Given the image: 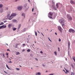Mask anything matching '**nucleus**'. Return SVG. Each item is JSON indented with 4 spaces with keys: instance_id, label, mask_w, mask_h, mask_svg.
<instances>
[{
    "instance_id": "obj_59",
    "label": "nucleus",
    "mask_w": 75,
    "mask_h": 75,
    "mask_svg": "<svg viewBox=\"0 0 75 75\" xmlns=\"http://www.w3.org/2000/svg\"><path fill=\"white\" fill-rule=\"evenodd\" d=\"M6 9H7V10H8V8H6Z\"/></svg>"
},
{
    "instance_id": "obj_32",
    "label": "nucleus",
    "mask_w": 75,
    "mask_h": 75,
    "mask_svg": "<svg viewBox=\"0 0 75 75\" xmlns=\"http://www.w3.org/2000/svg\"><path fill=\"white\" fill-rule=\"evenodd\" d=\"M35 35H36V36H37V33L35 31Z\"/></svg>"
},
{
    "instance_id": "obj_16",
    "label": "nucleus",
    "mask_w": 75,
    "mask_h": 75,
    "mask_svg": "<svg viewBox=\"0 0 75 75\" xmlns=\"http://www.w3.org/2000/svg\"><path fill=\"white\" fill-rule=\"evenodd\" d=\"M22 16H24V18H25V14H24V13H23L22 14Z\"/></svg>"
},
{
    "instance_id": "obj_14",
    "label": "nucleus",
    "mask_w": 75,
    "mask_h": 75,
    "mask_svg": "<svg viewBox=\"0 0 75 75\" xmlns=\"http://www.w3.org/2000/svg\"><path fill=\"white\" fill-rule=\"evenodd\" d=\"M36 75H41V73L40 72H38L36 74Z\"/></svg>"
},
{
    "instance_id": "obj_8",
    "label": "nucleus",
    "mask_w": 75,
    "mask_h": 75,
    "mask_svg": "<svg viewBox=\"0 0 75 75\" xmlns=\"http://www.w3.org/2000/svg\"><path fill=\"white\" fill-rule=\"evenodd\" d=\"M49 14L50 16H52V15H53V13H52L51 12H50L49 13Z\"/></svg>"
},
{
    "instance_id": "obj_64",
    "label": "nucleus",
    "mask_w": 75,
    "mask_h": 75,
    "mask_svg": "<svg viewBox=\"0 0 75 75\" xmlns=\"http://www.w3.org/2000/svg\"><path fill=\"white\" fill-rule=\"evenodd\" d=\"M61 68H62V66H61Z\"/></svg>"
},
{
    "instance_id": "obj_23",
    "label": "nucleus",
    "mask_w": 75,
    "mask_h": 75,
    "mask_svg": "<svg viewBox=\"0 0 75 75\" xmlns=\"http://www.w3.org/2000/svg\"><path fill=\"white\" fill-rule=\"evenodd\" d=\"M16 70H17V71H19L20 70V69L17 68H16Z\"/></svg>"
},
{
    "instance_id": "obj_31",
    "label": "nucleus",
    "mask_w": 75,
    "mask_h": 75,
    "mask_svg": "<svg viewBox=\"0 0 75 75\" xmlns=\"http://www.w3.org/2000/svg\"><path fill=\"white\" fill-rule=\"evenodd\" d=\"M52 4H54V1H52Z\"/></svg>"
},
{
    "instance_id": "obj_52",
    "label": "nucleus",
    "mask_w": 75,
    "mask_h": 75,
    "mask_svg": "<svg viewBox=\"0 0 75 75\" xmlns=\"http://www.w3.org/2000/svg\"><path fill=\"white\" fill-rule=\"evenodd\" d=\"M4 72H5V73H6V74H7V73L5 71H4Z\"/></svg>"
},
{
    "instance_id": "obj_45",
    "label": "nucleus",
    "mask_w": 75,
    "mask_h": 75,
    "mask_svg": "<svg viewBox=\"0 0 75 75\" xmlns=\"http://www.w3.org/2000/svg\"><path fill=\"white\" fill-rule=\"evenodd\" d=\"M42 65L43 66V67H45V65L44 64H43Z\"/></svg>"
},
{
    "instance_id": "obj_7",
    "label": "nucleus",
    "mask_w": 75,
    "mask_h": 75,
    "mask_svg": "<svg viewBox=\"0 0 75 75\" xmlns=\"http://www.w3.org/2000/svg\"><path fill=\"white\" fill-rule=\"evenodd\" d=\"M13 18V16L11 15V16H10V17L9 18V20H11V19H12V18Z\"/></svg>"
},
{
    "instance_id": "obj_9",
    "label": "nucleus",
    "mask_w": 75,
    "mask_h": 75,
    "mask_svg": "<svg viewBox=\"0 0 75 75\" xmlns=\"http://www.w3.org/2000/svg\"><path fill=\"white\" fill-rule=\"evenodd\" d=\"M16 15H17V14H16V13H13L11 15L13 17L14 16H16Z\"/></svg>"
},
{
    "instance_id": "obj_29",
    "label": "nucleus",
    "mask_w": 75,
    "mask_h": 75,
    "mask_svg": "<svg viewBox=\"0 0 75 75\" xmlns=\"http://www.w3.org/2000/svg\"><path fill=\"white\" fill-rule=\"evenodd\" d=\"M54 53L55 54V55H57V52H56V51L54 52Z\"/></svg>"
},
{
    "instance_id": "obj_6",
    "label": "nucleus",
    "mask_w": 75,
    "mask_h": 75,
    "mask_svg": "<svg viewBox=\"0 0 75 75\" xmlns=\"http://www.w3.org/2000/svg\"><path fill=\"white\" fill-rule=\"evenodd\" d=\"M52 7L53 8L54 10H57V9H56V8L55 7V6L54 5H53L52 6Z\"/></svg>"
},
{
    "instance_id": "obj_60",
    "label": "nucleus",
    "mask_w": 75,
    "mask_h": 75,
    "mask_svg": "<svg viewBox=\"0 0 75 75\" xmlns=\"http://www.w3.org/2000/svg\"><path fill=\"white\" fill-rule=\"evenodd\" d=\"M20 67H21V66H20Z\"/></svg>"
},
{
    "instance_id": "obj_46",
    "label": "nucleus",
    "mask_w": 75,
    "mask_h": 75,
    "mask_svg": "<svg viewBox=\"0 0 75 75\" xmlns=\"http://www.w3.org/2000/svg\"><path fill=\"white\" fill-rule=\"evenodd\" d=\"M25 44H23V46H25Z\"/></svg>"
},
{
    "instance_id": "obj_22",
    "label": "nucleus",
    "mask_w": 75,
    "mask_h": 75,
    "mask_svg": "<svg viewBox=\"0 0 75 75\" xmlns=\"http://www.w3.org/2000/svg\"><path fill=\"white\" fill-rule=\"evenodd\" d=\"M6 65L7 68H8V69H10V68H9V67H8V65H7V64H6Z\"/></svg>"
},
{
    "instance_id": "obj_51",
    "label": "nucleus",
    "mask_w": 75,
    "mask_h": 75,
    "mask_svg": "<svg viewBox=\"0 0 75 75\" xmlns=\"http://www.w3.org/2000/svg\"><path fill=\"white\" fill-rule=\"evenodd\" d=\"M55 34L56 35H57V33H55Z\"/></svg>"
},
{
    "instance_id": "obj_62",
    "label": "nucleus",
    "mask_w": 75,
    "mask_h": 75,
    "mask_svg": "<svg viewBox=\"0 0 75 75\" xmlns=\"http://www.w3.org/2000/svg\"><path fill=\"white\" fill-rule=\"evenodd\" d=\"M6 45H8V44H6Z\"/></svg>"
},
{
    "instance_id": "obj_18",
    "label": "nucleus",
    "mask_w": 75,
    "mask_h": 75,
    "mask_svg": "<svg viewBox=\"0 0 75 75\" xmlns=\"http://www.w3.org/2000/svg\"><path fill=\"white\" fill-rule=\"evenodd\" d=\"M70 75H74V72H71V73H70Z\"/></svg>"
},
{
    "instance_id": "obj_49",
    "label": "nucleus",
    "mask_w": 75,
    "mask_h": 75,
    "mask_svg": "<svg viewBox=\"0 0 75 75\" xmlns=\"http://www.w3.org/2000/svg\"><path fill=\"white\" fill-rule=\"evenodd\" d=\"M41 34H42V35H43V36H44V35H43V34H42V33H41Z\"/></svg>"
},
{
    "instance_id": "obj_28",
    "label": "nucleus",
    "mask_w": 75,
    "mask_h": 75,
    "mask_svg": "<svg viewBox=\"0 0 75 75\" xmlns=\"http://www.w3.org/2000/svg\"><path fill=\"white\" fill-rule=\"evenodd\" d=\"M27 52H30V49H29L27 50Z\"/></svg>"
},
{
    "instance_id": "obj_57",
    "label": "nucleus",
    "mask_w": 75,
    "mask_h": 75,
    "mask_svg": "<svg viewBox=\"0 0 75 75\" xmlns=\"http://www.w3.org/2000/svg\"><path fill=\"white\" fill-rule=\"evenodd\" d=\"M7 58H8V56H7Z\"/></svg>"
},
{
    "instance_id": "obj_41",
    "label": "nucleus",
    "mask_w": 75,
    "mask_h": 75,
    "mask_svg": "<svg viewBox=\"0 0 75 75\" xmlns=\"http://www.w3.org/2000/svg\"><path fill=\"white\" fill-rule=\"evenodd\" d=\"M59 42H60L61 41V39L60 38L59 39Z\"/></svg>"
},
{
    "instance_id": "obj_37",
    "label": "nucleus",
    "mask_w": 75,
    "mask_h": 75,
    "mask_svg": "<svg viewBox=\"0 0 75 75\" xmlns=\"http://www.w3.org/2000/svg\"><path fill=\"white\" fill-rule=\"evenodd\" d=\"M71 67H72V68H74V66L73 65H72V64L71 65Z\"/></svg>"
},
{
    "instance_id": "obj_43",
    "label": "nucleus",
    "mask_w": 75,
    "mask_h": 75,
    "mask_svg": "<svg viewBox=\"0 0 75 75\" xmlns=\"http://www.w3.org/2000/svg\"><path fill=\"white\" fill-rule=\"evenodd\" d=\"M7 22V21H4V23H6Z\"/></svg>"
},
{
    "instance_id": "obj_13",
    "label": "nucleus",
    "mask_w": 75,
    "mask_h": 75,
    "mask_svg": "<svg viewBox=\"0 0 75 75\" xmlns=\"http://www.w3.org/2000/svg\"><path fill=\"white\" fill-rule=\"evenodd\" d=\"M12 21L13 23H16V22H17V20L15 19H14L13 20H12Z\"/></svg>"
},
{
    "instance_id": "obj_2",
    "label": "nucleus",
    "mask_w": 75,
    "mask_h": 75,
    "mask_svg": "<svg viewBox=\"0 0 75 75\" xmlns=\"http://www.w3.org/2000/svg\"><path fill=\"white\" fill-rule=\"evenodd\" d=\"M59 21L60 23L62 25H63L64 24V23L65 22L64 21V19H62L59 20Z\"/></svg>"
},
{
    "instance_id": "obj_24",
    "label": "nucleus",
    "mask_w": 75,
    "mask_h": 75,
    "mask_svg": "<svg viewBox=\"0 0 75 75\" xmlns=\"http://www.w3.org/2000/svg\"><path fill=\"white\" fill-rule=\"evenodd\" d=\"M56 6L57 8H58V7H59V6H58V4H56Z\"/></svg>"
},
{
    "instance_id": "obj_61",
    "label": "nucleus",
    "mask_w": 75,
    "mask_h": 75,
    "mask_svg": "<svg viewBox=\"0 0 75 75\" xmlns=\"http://www.w3.org/2000/svg\"><path fill=\"white\" fill-rule=\"evenodd\" d=\"M35 43H36V42H35Z\"/></svg>"
},
{
    "instance_id": "obj_3",
    "label": "nucleus",
    "mask_w": 75,
    "mask_h": 75,
    "mask_svg": "<svg viewBox=\"0 0 75 75\" xmlns=\"http://www.w3.org/2000/svg\"><path fill=\"white\" fill-rule=\"evenodd\" d=\"M69 33H75V31L74 30L72 29V28H70L69 30Z\"/></svg>"
},
{
    "instance_id": "obj_4",
    "label": "nucleus",
    "mask_w": 75,
    "mask_h": 75,
    "mask_svg": "<svg viewBox=\"0 0 75 75\" xmlns=\"http://www.w3.org/2000/svg\"><path fill=\"white\" fill-rule=\"evenodd\" d=\"M18 8L19 10H21V9L23 8V6H19L18 7Z\"/></svg>"
},
{
    "instance_id": "obj_42",
    "label": "nucleus",
    "mask_w": 75,
    "mask_h": 75,
    "mask_svg": "<svg viewBox=\"0 0 75 75\" xmlns=\"http://www.w3.org/2000/svg\"><path fill=\"white\" fill-rule=\"evenodd\" d=\"M32 11L33 12L34 11V8H33L32 10Z\"/></svg>"
},
{
    "instance_id": "obj_63",
    "label": "nucleus",
    "mask_w": 75,
    "mask_h": 75,
    "mask_svg": "<svg viewBox=\"0 0 75 75\" xmlns=\"http://www.w3.org/2000/svg\"><path fill=\"white\" fill-rule=\"evenodd\" d=\"M9 59H10V60H11V59L9 58Z\"/></svg>"
},
{
    "instance_id": "obj_20",
    "label": "nucleus",
    "mask_w": 75,
    "mask_h": 75,
    "mask_svg": "<svg viewBox=\"0 0 75 75\" xmlns=\"http://www.w3.org/2000/svg\"><path fill=\"white\" fill-rule=\"evenodd\" d=\"M2 26H3V28H6V25H2Z\"/></svg>"
},
{
    "instance_id": "obj_39",
    "label": "nucleus",
    "mask_w": 75,
    "mask_h": 75,
    "mask_svg": "<svg viewBox=\"0 0 75 75\" xmlns=\"http://www.w3.org/2000/svg\"><path fill=\"white\" fill-rule=\"evenodd\" d=\"M6 55H8V53H6Z\"/></svg>"
},
{
    "instance_id": "obj_36",
    "label": "nucleus",
    "mask_w": 75,
    "mask_h": 75,
    "mask_svg": "<svg viewBox=\"0 0 75 75\" xmlns=\"http://www.w3.org/2000/svg\"><path fill=\"white\" fill-rule=\"evenodd\" d=\"M48 17L49 18H52V17H51V16H48Z\"/></svg>"
},
{
    "instance_id": "obj_15",
    "label": "nucleus",
    "mask_w": 75,
    "mask_h": 75,
    "mask_svg": "<svg viewBox=\"0 0 75 75\" xmlns=\"http://www.w3.org/2000/svg\"><path fill=\"white\" fill-rule=\"evenodd\" d=\"M3 7V5L2 4H0V8H2Z\"/></svg>"
},
{
    "instance_id": "obj_56",
    "label": "nucleus",
    "mask_w": 75,
    "mask_h": 75,
    "mask_svg": "<svg viewBox=\"0 0 75 75\" xmlns=\"http://www.w3.org/2000/svg\"><path fill=\"white\" fill-rule=\"evenodd\" d=\"M48 72L47 71H46V72Z\"/></svg>"
},
{
    "instance_id": "obj_35",
    "label": "nucleus",
    "mask_w": 75,
    "mask_h": 75,
    "mask_svg": "<svg viewBox=\"0 0 75 75\" xmlns=\"http://www.w3.org/2000/svg\"><path fill=\"white\" fill-rule=\"evenodd\" d=\"M48 39H49V41H50L51 42H52V41H51V40H50V38H48Z\"/></svg>"
},
{
    "instance_id": "obj_10",
    "label": "nucleus",
    "mask_w": 75,
    "mask_h": 75,
    "mask_svg": "<svg viewBox=\"0 0 75 75\" xmlns=\"http://www.w3.org/2000/svg\"><path fill=\"white\" fill-rule=\"evenodd\" d=\"M11 26H12V24H9L8 25V27L9 28H10L11 27Z\"/></svg>"
},
{
    "instance_id": "obj_27",
    "label": "nucleus",
    "mask_w": 75,
    "mask_h": 75,
    "mask_svg": "<svg viewBox=\"0 0 75 75\" xmlns=\"http://www.w3.org/2000/svg\"><path fill=\"white\" fill-rule=\"evenodd\" d=\"M21 27V24H20L18 26V28H20V27Z\"/></svg>"
},
{
    "instance_id": "obj_48",
    "label": "nucleus",
    "mask_w": 75,
    "mask_h": 75,
    "mask_svg": "<svg viewBox=\"0 0 75 75\" xmlns=\"http://www.w3.org/2000/svg\"><path fill=\"white\" fill-rule=\"evenodd\" d=\"M58 49L59 52V47H58Z\"/></svg>"
},
{
    "instance_id": "obj_17",
    "label": "nucleus",
    "mask_w": 75,
    "mask_h": 75,
    "mask_svg": "<svg viewBox=\"0 0 75 75\" xmlns=\"http://www.w3.org/2000/svg\"><path fill=\"white\" fill-rule=\"evenodd\" d=\"M66 71V72H65V70H64V71L66 73V74H67L68 73H68H69V71H68V70H66L65 69Z\"/></svg>"
},
{
    "instance_id": "obj_26",
    "label": "nucleus",
    "mask_w": 75,
    "mask_h": 75,
    "mask_svg": "<svg viewBox=\"0 0 75 75\" xmlns=\"http://www.w3.org/2000/svg\"><path fill=\"white\" fill-rule=\"evenodd\" d=\"M16 29H17V28H13V31H15V30H16Z\"/></svg>"
},
{
    "instance_id": "obj_21",
    "label": "nucleus",
    "mask_w": 75,
    "mask_h": 75,
    "mask_svg": "<svg viewBox=\"0 0 75 75\" xmlns=\"http://www.w3.org/2000/svg\"><path fill=\"white\" fill-rule=\"evenodd\" d=\"M4 24V23L3 22H1V24H0V25H3Z\"/></svg>"
},
{
    "instance_id": "obj_47",
    "label": "nucleus",
    "mask_w": 75,
    "mask_h": 75,
    "mask_svg": "<svg viewBox=\"0 0 75 75\" xmlns=\"http://www.w3.org/2000/svg\"><path fill=\"white\" fill-rule=\"evenodd\" d=\"M35 60L36 61H38V59L37 58H35Z\"/></svg>"
},
{
    "instance_id": "obj_58",
    "label": "nucleus",
    "mask_w": 75,
    "mask_h": 75,
    "mask_svg": "<svg viewBox=\"0 0 75 75\" xmlns=\"http://www.w3.org/2000/svg\"><path fill=\"white\" fill-rule=\"evenodd\" d=\"M27 43H28V41L27 42Z\"/></svg>"
},
{
    "instance_id": "obj_1",
    "label": "nucleus",
    "mask_w": 75,
    "mask_h": 75,
    "mask_svg": "<svg viewBox=\"0 0 75 75\" xmlns=\"http://www.w3.org/2000/svg\"><path fill=\"white\" fill-rule=\"evenodd\" d=\"M67 18H68L69 20H72V17L70 16V15L69 14H67Z\"/></svg>"
},
{
    "instance_id": "obj_5",
    "label": "nucleus",
    "mask_w": 75,
    "mask_h": 75,
    "mask_svg": "<svg viewBox=\"0 0 75 75\" xmlns=\"http://www.w3.org/2000/svg\"><path fill=\"white\" fill-rule=\"evenodd\" d=\"M58 28L59 30L60 31V32H62V30L61 29V27L60 26H58Z\"/></svg>"
},
{
    "instance_id": "obj_11",
    "label": "nucleus",
    "mask_w": 75,
    "mask_h": 75,
    "mask_svg": "<svg viewBox=\"0 0 75 75\" xmlns=\"http://www.w3.org/2000/svg\"><path fill=\"white\" fill-rule=\"evenodd\" d=\"M70 3H71V4H75V2H74L73 1H72L71 0V1H70Z\"/></svg>"
},
{
    "instance_id": "obj_54",
    "label": "nucleus",
    "mask_w": 75,
    "mask_h": 75,
    "mask_svg": "<svg viewBox=\"0 0 75 75\" xmlns=\"http://www.w3.org/2000/svg\"><path fill=\"white\" fill-rule=\"evenodd\" d=\"M66 61H67V58H66Z\"/></svg>"
},
{
    "instance_id": "obj_25",
    "label": "nucleus",
    "mask_w": 75,
    "mask_h": 75,
    "mask_svg": "<svg viewBox=\"0 0 75 75\" xmlns=\"http://www.w3.org/2000/svg\"><path fill=\"white\" fill-rule=\"evenodd\" d=\"M0 12H1V13H2L3 12V9H0Z\"/></svg>"
},
{
    "instance_id": "obj_50",
    "label": "nucleus",
    "mask_w": 75,
    "mask_h": 75,
    "mask_svg": "<svg viewBox=\"0 0 75 75\" xmlns=\"http://www.w3.org/2000/svg\"><path fill=\"white\" fill-rule=\"evenodd\" d=\"M36 14V13H33V14H34V15Z\"/></svg>"
},
{
    "instance_id": "obj_34",
    "label": "nucleus",
    "mask_w": 75,
    "mask_h": 75,
    "mask_svg": "<svg viewBox=\"0 0 75 75\" xmlns=\"http://www.w3.org/2000/svg\"><path fill=\"white\" fill-rule=\"evenodd\" d=\"M8 62L9 63H12V62L11 61H10L9 62Z\"/></svg>"
},
{
    "instance_id": "obj_55",
    "label": "nucleus",
    "mask_w": 75,
    "mask_h": 75,
    "mask_svg": "<svg viewBox=\"0 0 75 75\" xmlns=\"http://www.w3.org/2000/svg\"><path fill=\"white\" fill-rule=\"evenodd\" d=\"M28 0V1L30 2V0Z\"/></svg>"
},
{
    "instance_id": "obj_12",
    "label": "nucleus",
    "mask_w": 75,
    "mask_h": 75,
    "mask_svg": "<svg viewBox=\"0 0 75 75\" xmlns=\"http://www.w3.org/2000/svg\"><path fill=\"white\" fill-rule=\"evenodd\" d=\"M70 44H71L70 43V42H68V45L69 48V47H70Z\"/></svg>"
},
{
    "instance_id": "obj_53",
    "label": "nucleus",
    "mask_w": 75,
    "mask_h": 75,
    "mask_svg": "<svg viewBox=\"0 0 75 75\" xmlns=\"http://www.w3.org/2000/svg\"><path fill=\"white\" fill-rule=\"evenodd\" d=\"M25 51V50H22V51Z\"/></svg>"
},
{
    "instance_id": "obj_19",
    "label": "nucleus",
    "mask_w": 75,
    "mask_h": 75,
    "mask_svg": "<svg viewBox=\"0 0 75 75\" xmlns=\"http://www.w3.org/2000/svg\"><path fill=\"white\" fill-rule=\"evenodd\" d=\"M20 54V53L19 52H17L16 53V55H19Z\"/></svg>"
},
{
    "instance_id": "obj_33",
    "label": "nucleus",
    "mask_w": 75,
    "mask_h": 75,
    "mask_svg": "<svg viewBox=\"0 0 75 75\" xmlns=\"http://www.w3.org/2000/svg\"><path fill=\"white\" fill-rule=\"evenodd\" d=\"M9 16H10V14H8L7 15V17H9Z\"/></svg>"
},
{
    "instance_id": "obj_38",
    "label": "nucleus",
    "mask_w": 75,
    "mask_h": 75,
    "mask_svg": "<svg viewBox=\"0 0 75 75\" xmlns=\"http://www.w3.org/2000/svg\"><path fill=\"white\" fill-rule=\"evenodd\" d=\"M3 56L4 57H5V56H4V54H3Z\"/></svg>"
},
{
    "instance_id": "obj_40",
    "label": "nucleus",
    "mask_w": 75,
    "mask_h": 75,
    "mask_svg": "<svg viewBox=\"0 0 75 75\" xmlns=\"http://www.w3.org/2000/svg\"><path fill=\"white\" fill-rule=\"evenodd\" d=\"M7 51H10L9 50V49H8L7 50Z\"/></svg>"
},
{
    "instance_id": "obj_44",
    "label": "nucleus",
    "mask_w": 75,
    "mask_h": 75,
    "mask_svg": "<svg viewBox=\"0 0 75 75\" xmlns=\"http://www.w3.org/2000/svg\"><path fill=\"white\" fill-rule=\"evenodd\" d=\"M40 53H41V54H42L43 53V52H42V51H40Z\"/></svg>"
},
{
    "instance_id": "obj_30",
    "label": "nucleus",
    "mask_w": 75,
    "mask_h": 75,
    "mask_svg": "<svg viewBox=\"0 0 75 75\" xmlns=\"http://www.w3.org/2000/svg\"><path fill=\"white\" fill-rule=\"evenodd\" d=\"M3 26H0V29H1V28H3Z\"/></svg>"
}]
</instances>
